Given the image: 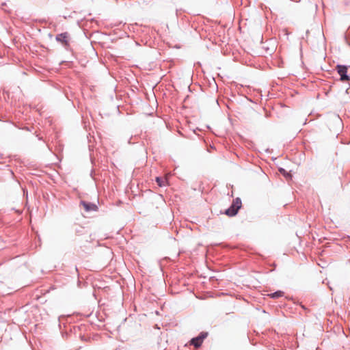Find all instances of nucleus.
<instances>
[{"label": "nucleus", "mask_w": 350, "mask_h": 350, "mask_svg": "<svg viewBox=\"0 0 350 350\" xmlns=\"http://www.w3.org/2000/svg\"><path fill=\"white\" fill-rule=\"evenodd\" d=\"M336 70L340 76L341 81H345L350 80V77L347 75V67L346 66L338 65L336 66Z\"/></svg>", "instance_id": "obj_2"}, {"label": "nucleus", "mask_w": 350, "mask_h": 350, "mask_svg": "<svg viewBox=\"0 0 350 350\" xmlns=\"http://www.w3.org/2000/svg\"><path fill=\"white\" fill-rule=\"evenodd\" d=\"M284 292L283 291H276L273 293H271V294H269L268 296H269L271 298H278V297H282L284 295Z\"/></svg>", "instance_id": "obj_7"}, {"label": "nucleus", "mask_w": 350, "mask_h": 350, "mask_svg": "<svg viewBox=\"0 0 350 350\" xmlns=\"http://www.w3.org/2000/svg\"><path fill=\"white\" fill-rule=\"evenodd\" d=\"M241 207V200L240 198H237L232 202V205L226 211V214L228 216L232 217L237 215L238 211Z\"/></svg>", "instance_id": "obj_1"}, {"label": "nucleus", "mask_w": 350, "mask_h": 350, "mask_svg": "<svg viewBox=\"0 0 350 350\" xmlns=\"http://www.w3.org/2000/svg\"><path fill=\"white\" fill-rule=\"evenodd\" d=\"M207 336V333H201L198 337L193 338L190 341V343L195 347L198 348L201 346L204 339Z\"/></svg>", "instance_id": "obj_4"}, {"label": "nucleus", "mask_w": 350, "mask_h": 350, "mask_svg": "<svg viewBox=\"0 0 350 350\" xmlns=\"http://www.w3.org/2000/svg\"><path fill=\"white\" fill-rule=\"evenodd\" d=\"M81 204L87 211H96L97 208V206L95 204H90L85 202H82Z\"/></svg>", "instance_id": "obj_5"}, {"label": "nucleus", "mask_w": 350, "mask_h": 350, "mask_svg": "<svg viewBox=\"0 0 350 350\" xmlns=\"http://www.w3.org/2000/svg\"><path fill=\"white\" fill-rule=\"evenodd\" d=\"M55 39L57 42H59L65 46H67L69 44L70 35L68 32H64L57 34Z\"/></svg>", "instance_id": "obj_3"}, {"label": "nucleus", "mask_w": 350, "mask_h": 350, "mask_svg": "<svg viewBox=\"0 0 350 350\" xmlns=\"http://www.w3.org/2000/svg\"><path fill=\"white\" fill-rule=\"evenodd\" d=\"M280 172L282 173L284 176H288V174L286 172V171L284 169L280 170Z\"/></svg>", "instance_id": "obj_8"}, {"label": "nucleus", "mask_w": 350, "mask_h": 350, "mask_svg": "<svg viewBox=\"0 0 350 350\" xmlns=\"http://www.w3.org/2000/svg\"><path fill=\"white\" fill-rule=\"evenodd\" d=\"M156 181L158 183L159 186L163 187L167 184V178H156Z\"/></svg>", "instance_id": "obj_6"}]
</instances>
